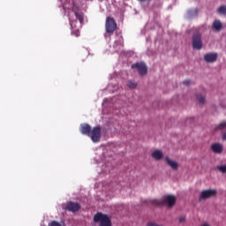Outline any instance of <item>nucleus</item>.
Returning a JSON list of instances; mask_svg holds the SVG:
<instances>
[{
    "label": "nucleus",
    "mask_w": 226,
    "mask_h": 226,
    "mask_svg": "<svg viewBox=\"0 0 226 226\" xmlns=\"http://www.w3.org/2000/svg\"><path fill=\"white\" fill-rule=\"evenodd\" d=\"M176 202H177V198L172 194L163 195L161 200H155L153 201L154 206H158L159 207H163L166 206L169 209H172L174 206H176Z\"/></svg>",
    "instance_id": "nucleus-1"
},
{
    "label": "nucleus",
    "mask_w": 226,
    "mask_h": 226,
    "mask_svg": "<svg viewBox=\"0 0 226 226\" xmlns=\"http://www.w3.org/2000/svg\"><path fill=\"white\" fill-rule=\"evenodd\" d=\"M192 45L194 50H202L204 49V42L202 41V34L195 32L192 36Z\"/></svg>",
    "instance_id": "nucleus-2"
},
{
    "label": "nucleus",
    "mask_w": 226,
    "mask_h": 226,
    "mask_svg": "<svg viewBox=\"0 0 226 226\" xmlns=\"http://www.w3.org/2000/svg\"><path fill=\"white\" fill-rule=\"evenodd\" d=\"M94 222L95 223H100L99 226H112V222L110 221V218H109V215L97 213L94 216Z\"/></svg>",
    "instance_id": "nucleus-3"
},
{
    "label": "nucleus",
    "mask_w": 226,
    "mask_h": 226,
    "mask_svg": "<svg viewBox=\"0 0 226 226\" xmlns=\"http://www.w3.org/2000/svg\"><path fill=\"white\" fill-rule=\"evenodd\" d=\"M218 191L216 189L204 190L200 193L199 202H202V200H207V199H216Z\"/></svg>",
    "instance_id": "nucleus-4"
},
{
    "label": "nucleus",
    "mask_w": 226,
    "mask_h": 226,
    "mask_svg": "<svg viewBox=\"0 0 226 226\" xmlns=\"http://www.w3.org/2000/svg\"><path fill=\"white\" fill-rule=\"evenodd\" d=\"M105 29L108 34H114V31L117 29V23L112 17H107L105 22Z\"/></svg>",
    "instance_id": "nucleus-5"
},
{
    "label": "nucleus",
    "mask_w": 226,
    "mask_h": 226,
    "mask_svg": "<svg viewBox=\"0 0 226 226\" xmlns=\"http://www.w3.org/2000/svg\"><path fill=\"white\" fill-rule=\"evenodd\" d=\"M88 137H90L92 142H100V139H102V127L100 125L94 127L90 131Z\"/></svg>",
    "instance_id": "nucleus-6"
},
{
    "label": "nucleus",
    "mask_w": 226,
    "mask_h": 226,
    "mask_svg": "<svg viewBox=\"0 0 226 226\" xmlns=\"http://www.w3.org/2000/svg\"><path fill=\"white\" fill-rule=\"evenodd\" d=\"M64 209H66L71 213H77L78 211L80 210V204H79L78 202L69 201L66 203Z\"/></svg>",
    "instance_id": "nucleus-7"
},
{
    "label": "nucleus",
    "mask_w": 226,
    "mask_h": 226,
    "mask_svg": "<svg viewBox=\"0 0 226 226\" xmlns=\"http://www.w3.org/2000/svg\"><path fill=\"white\" fill-rule=\"evenodd\" d=\"M203 59L207 63H216V61H218V53H215V52L207 53L204 55Z\"/></svg>",
    "instance_id": "nucleus-8"
},
{
    "label": "nucleus",
    "mask_w": 226,
    "mask_h": 226,
    "mask_svg": "<svg viewBox=\"0 0 226 226\" xmlns=\"http://www.w3.org/2000/svg\"><path fill=\"white\" fill-rule=\"evenodd\" d=\"M165 162L172 169V170L177 171L179 169V163L176 161H172L169 156L165 157Z\"/></svg>",
    "instance_id": "nucleus-9"
},
{
    "label": "nucleus",
    "mask_w": 226,
    "mask_h": 226,
    "mask_svg": "<svg viewBox=\"0 0 226 226\" xmlns=\"http://www.w3.org/2000/svg\"><path fill=\"white\" fill-rule=\"evenodd\" d=\"M79 131L81 132L82 135H87L89 137L91 133V125L88 124H82L80 125Z\"/></svg>",
    "instance_id": "nucleus-10"
},
{
    "label": "nucleus",
    "mask_w": 226,
    "mask_h": 226,
    "mask_svg": "<svg viewBox=\"0 0 226 226\" xmlns=\"http://www.w3.org/2000/svg\"><path fill=\"white\" fill-rule=\"evenodd\" d=\"M211 149L214 153L220 154L223 152V146L220 143H214L211 145Z\"/></svg>",
    "instance_id": "nucleus-11"
},
{
    "label": "nucleus",
    "mask_w": 226,
    "mask_h": 226,
    "mask_svg": "<svg viewBox=\"0 0 226 226\" xmlns=\"http://www.w3.org/2000/svg\"><path fill=\"white\" fill-rule=\"evenodd\" d=\"M212 27L213 29H215V31L220 33V31L223 29V24H222V21H220V19H215L212 24Z\"/></svg>",
    "instance_id": "nucleus-12"
},
{
    "label": "nucleus",
    "mask_w": 226,
    "mask_h": 226,
    "mask_svg": "<svg viewBox=\"0 0 226 226\" xmlns=\"http://www.w3.org/2000/svg\"><path fill=\"white\" fill-rule=\"evenodd\" d=\"M199 8L191 9L187 11V17L188 19H195V17H199L200 13Z\"/></svg>",
    "instance_id": "nucleus-13"
},
{
    "label": "nucleus",
    "mask_w": 226,
    "mask_h": 226,
    "mask_svg": "<svg viewBox=\"0 0 226 226\" xmlns=\"http://www.w3.org/2000/svg\"><path fill=\"white\" fill-rule=\"evenodd\" d=\"M163 152L162 150H154L152 153V158H154L157 162L163 160Z\"/></svg>",
    "instance_id": "nucleus-14"
},
{
    "label": "nucleus",
    "mask_w": 226,
    "mask_h": 226,
    "mask_svg": "<svg viewBox=\"0 0 226 226\" xmlns=\"http://www.w3.org/2000/svg\"><path fill=\"white\" fill-rule=\"evenodd\" d=\"M75 8V4H73L72 11H74L76 19L80 22V24H84V14L82 12H77Z\"/></svg>",
    "instance_id": "nucleus-15"
},
{
    "label": "nucleus",
    "mask_w": 226,
    "mask_h": 226,
    "mask_svg": "<svg viewBox=\"0 0 226 226\" xmlns=\"http://www.w3.org/2000/svg\"><path fill=\"white\" fill-rule=\"evenodd\" d=\"M131 68L132 70H137L139 75H142V62H137L133 64Z\"/></svg>",
    "instance_id": "nucleus-16"
},
{
    "label": "nucleus",
    "mask_w": 226,
    "mask_h": 226,
    "mask_svg": "<svg viewBox=\"0 0 226 226\" xmlns=\"http://www.w3.org/2000/svg\"><path fill=\"white\" fill-rule=\"evenodd\" d=\"M137 86H138L137 82H135L133 80L127 81V87H129V89H135V87H137Z\"/></svg>",
    "instance_id": "nucleus-17"
},
{
    "label": "nucleus",
    "mask_w": 226,
    "mask_h": 226,
    "mask_svg": "<svg viewBox=\"0 0 226 226\" xmlns=\"http://www.w3.org/2000/svg\"><path fill=\"white\" fill-rule=\"evenodd\" d=\"M226 129V122H222L221 124H219L215 128V131L218 132V130L222 131V130H225Z\"/></svg>",
    "instance_id": "nucleus-18"
},
{
    "label": "nucleus",
    "mask_w": 226,
    "mask_h": 226,
    "mask_svg": "<svg viewBox=\"0 0 226 226\" xmlns=\"http://www.w3.org/2000/svg\"><path fill=\"white\" fill-rule=\"evenodd\" d=\"M218 13H220L221 15H226V5H221L218 10H217Z\"/></svg>",
    "instance_id": "nucleus-19"
},
{
    "label": "nucleus",
    "mask_w": 226,
    "mask_h": 226,
    "mask_svg": "<svg viewBox=\"0 0 226 226\" xmlns=\"http://www.w3.org/2000/svg\"><path fill=\"white\" fill-rule=\"evenodd\" d=\"M197 100L200 103H206V96L202 95V94H199L197 95Z\"/></svg>",
    "instance_id": "nucleus-20"
},
{
    "label": "nucleus",
    "mask_w": 226,
    "mask_h": 226,
    "mask_svg": "<svg viewBox=\"0 0 226 226\" xmlns=\"http://www.w3.org/2000/svg\"><path fill=\"white\" fill-rule=\"evenodd\" d=\"M142 75H147V65H146V63H142Z\"/></svg>",
    "instance_id": "nucleus-21"
},
{
    "label": "nucleus",
    "mask_w": 226,
    "mask_h": 226,
    "mask_svg": "<svg viewBox=\"0 0 226 226\" xmlns=\"http://www.w3.org/2000/svg\"><path fill=\"white\" fill-rule=\"evenodd\" d=\"M217 169L220 172H222V174H226V164L225 165H221L217 166Z\"/></svg>",
    "instance_id": "nucleus-22"
},
{
    "label": "nucleus",
    "mask_w": 226,
    "mask_h": 226,
    "mask_svg": "<svg viewBox=\"0 0 226 226\" xmlns=\"http://www.w3.org/2000/svg\"><path fill=\"white\" fill-rule=\"evenodd\" d=\"M183 84H184V86H190L191 84H192V79H185L184 81H183Z\"/></svg>",
    "instance_id": "nucleus-23"
},
{
    "label": "nucleus",
    "mask_w": 226,
    "mask_h": 226,
    "mask_svg": "<svg viewBox=\"0 0 226 226\" xmlns=\"http://www.w3.org/2000/svg\"><path fill=\"white\" fill-rule=\"evenodd\" d=\"M147 226H163V225H162V224L158 225L154 222H147Z\"/></svg>",
    "instance_id": "nucleus-24"
},
{
    "label": "nucleus",
    "mask_w": 226,
    "mask_h": 226,
    "mask_svg": "<svg viewBox=\"0 0 226 226\" xmlns=\"http://www.w3.org/2000/svg\"><path fill=\"white\" fill-rule=\"evenodd\" d=\"M186 219L185 217H180L179 218V223H183Z\"/></svg>",
    "instance_id": "nucleus-25"
},
{
    "label": "nucleus",
    "mask_w": 226,
    "mask_h": 226,
    "mask_svg": "<svg viewBox=\"0 0 226 226\" xmlns=\"http://www.w3.org/2000/svg\"><path fill=\"white\" fill-rule=\"evenodd\" d=\"M222 140H226V132H222Z\"/></svg>",
    "instance_id": "nucleus-26"
},
{
    "label": "nucleus",
    "mask_w": 226,
    "mask_h": 226,
    "mask_svg": "<svg viewBox=\"0 0 226 226\" xmlns=\"http://www.w3.org/2000/svg\"><path fill=\"white\" fill-rule=\"evenodd\" d=\"M139 1H142V0H139Z\"/></svg>",
    "instance_id": "nucleus-27"
}]
</instances>
